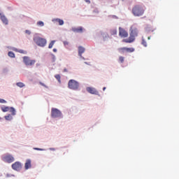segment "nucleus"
Listing matches in <instances>:
<instances>
[{
  "label": "nucleus",
  "instance_id": "nucleus-1",
  "mask_svg": "<svg viewBox=\"0 0 179 179\" xmlns=\"http://www.w3.org/2000/svg\"><path fill=\"white\" fill-rule=\"evenodd\" d=\"M146 7L143 4H136L131 9V13L135 17H141L145 15Z\"/></svg>",
  "mask_w": 179,
  "mask_h": 179
},
{
  "label": "nucleus",
  "instance_id": "nucleus-2",
  "mask_svg": "<svg viewBox=\"0 0 179 179\" xmlns=\"http://www.w3.org/2000/svg\"><path fill=\"white\" fill-rule=\"evenodd\" d=\"M40 34L35 33L34 34L33 41L38 47H45L47 45V39L38 36Z\"/></svg>",
  "mask_w": 179,
  "mask_h": 179
},
{
  "label": "nucleus",
  "instance_id": "nucleus-3",
  "mask_svg": "<svg viewBox=\"0 0 179 179\" xmlns=\"http://www.w3.org/2000/svg\"><path fill=\"white\" fill-rule=\"evenodd\" d=\"M80 86V84L76 80L71 79L68 82V88L70 89V90L77 92V90H79Z\"/></svg>",
  "mask_w": 179,
  "mask_h": 179
},
{
  "label": "nucleus",
  "instance_id": "nucleus-4",
  "mask_svg": "<svg viewBox=\"0 0 179 179\" xmlns=\"http://www.w3.org/2000/svg\"><path fill=\"white\" fill-rule=\"evenodd\" d=\"M51 118H59V120H62V118H64V114H62L61 110L57 108H52Z\"/></svg>",
  "mask_w": 179,
  "mask_h": 179
},
{
  "label": "nucleus",
  "instance_id": "nucleus-5",
  "mask_svg": "<svg viewBox=\"0 0 179 179\" xmlns=\"http://www.w3.org/2000/svg\"><path fill=\"white\" fill-rule=\"evenodd\" d=\"M22 62L26 66H33L36 64V59H31L29 56L22 57Z\"/></svg>",
  "mask_w": 179,
  "mask_h": 179
},
{
  "label": "nucleus",
  "instance_id": "nucleus-6",
  "mask_svg": "<svg viewBox=\"0 0 179 179\" xmlns=\"http://www.w3.org/2000/svg\"><path fill=\"white\" fill-rule=\"evenodd\" d=\"M0 20L5 26L9 24V20H8V17H6V15H5L1 8H0Z\"/></svg>",
  "mask_w": 179,
  "mask_h": 179
},
{
  "label": "nucleus",
  "instance_id": "nucleus-7",
  "mask_svg": "<svg viewBox=\"0 0 179 179\" xmlns=\"http://www.w3.org/2000/svg\"><path fill=\"white\" fill-rule=\"evenodd\" d=\"M22 162L17 161L11 165V168L14 171H20L22 170Z\"/></svg>",
  "mask_w": 179,
  "mask_h": 179
},
{
  "label": "nucleus",
  "instance_id": "nucleus-8",
  "mask_svg": "<svg viewBox=\"0 0 179 179\" xmlns=\"http://www.w3.org/2000/svg\"><path fill=\"white\" fill-rule=\"evenodd\" d=\"M86 90L90 94H95V96H99V97H100V94L96 88L92 87H87Z\"/></svg>",
  "mask_w": 179,
  "mask_h": 179
},
{
  "label": "nucleus",
  "instance_id": "nucleus-9",
  "mask_svg": "<svg viewBox=\"0 0 179 179\" xmlns=\"http://www.w3.org/2000/svg\"><path fill=\"white\" fill-rule=\"evenodd\" d=\"M3 162H5L6 163H13V162H15V157H13V155H10V154H6V155L3 157Z\"/></svg>",
  "mask_w": 179,
  "mask_h": 179
},
{
  "label": "nucleus",
  "instance_id": "nucleus-10",
  "mask_svg": "<svg viewBox=\"0 0 179 179\" xmlns=\"http://www.w3.org/2000/svg\"><path fill=\"white\" fill-rule=\"evenodd\" d=\"M71 30V31H73V33H80V34H82L86 31V29H85V28H83V27L82 26H80L78 27H72Z\"/></svg>",
  "mask_w": 179,
  "mask_h": 179
},
{
  "label": "nucleus",
  "instance_id": "nucleus-11",
  "mask_svg": "<svg viewBox=\"0 0 179 179\" xmlns=\"http://www.w3.org/2000/svg\"><path fill=\"white\" fill-rule=\"evenodd\" d=\"M119 36L120 37H123L124 38H127L128 37V32L122 27H119Z\"/></svg>",
  "mask_w": 179,
  "mask_h": 179
},
{
  "label": "nucleus",
  "instance_id": "nucleus-12",
  "mask_svg": "<svg viewBox=\"0 0 179 179\" xmlns=\"http://www.w3.org/2000/svg\"><path fill=\"white\" fill-rule=\"evenodd\" d=\"M135 41L134 36L132 34H129V37L128 38H125L122 40V43H127L128 44H131Z\"/></svg>",
  "mask_w": 179,
  "mask_h": 179
},
{
  "label": "nucleus",
  "instance_id": "nucleus-13",
  "mask_svg": "<svg viewBox=\"0 0 179 179\" xmlns=\"http://www.w3.org/2000/svg\"><path fill=\"white\" fill-rule=\"evenodd\" d=\"M13 51H15V52H20V54H24V55H27V52L22 49H17L16 48H11Z\"/></svg>",
  "mask_w": 179,
  "mask_h": 179
},
{
  "label": "nucleus",
  "instance_id": "nucleus-14",
  "mask_svg": "<svg viewBox=\"0 0 179 179\" xmlns=\"http://www.w3.org/2000/svg\"><path fill=\"white\" fill-rule=\"evenodd\" d=\"M25 170H29V169H31V159H27L24 164Z\"/></svg>",
  "mask_w": 179,
  "mask_h": 179
},
{
  "label": "nucleus",
  "instance_id": "nucleus-15",
  "mask_svg": "<svg viewBox=\"0 0 179 179\" xmlns=\"http://www.w3.org/2000/svg\"><path fill=\"white\" fill-rule=\"evenodd\" d=\"M52 21L57 22L59 24V26H64V24H65V22L61 18H55Z\"/></svg>",
  "mask_w": 179,
  "mask_h": 179
},
{
  "label": "nucleus",
  "instance_id": "nucleus-16",
  "mask_svg": "<svg viewBox=\"0 0 179 179\" xmlns=\"http://www.w3.org/2000/svg\"><path fill=\"white\" fill-rule=\"evenodd\" d=\"M101 34L102 36L103 41H108V38H110V36H108V34L101 32Z\"/></svg>",
  "mask_w": 179,
  "mask_h": 179
},
{
  "label": "nucleus",
  "instance_id": "nucleus-17",
  "mask_svg": "<svg viewBox=\"0 0 179 179\" xmlns=\"http://www.w3.org/2000/svg\"><path fill=\"white\" fill-rule=\"evenodd\" d=\"M117 51H119L120 54H125V52H128V48L127 47L120 48L117 49Z\"/></svg>",
  "mask_w": 179,
  "mask_h": 179
},
{
  "label": "nucleus",
  "instance_id": "nucleus-18",
  "mask_svg": "<svg viewBox=\"0 0 179 179\" xmlns=\"http://www.w3.org/2000/svg\"><path fill=\"white\" fill-rule=\"evenodd\" d=\"M85 51H86V49L83 46H78V57H81Z\"/></svg>",
  "mask_w": 179,
  "mask_h": 179
},
{
  "label": "nucleus",
  "instance_id": "nucleus-19",
  "mask_svg": "<svg viewBox=\"0 0 179 179\" xmlns=\"http://www.w3.org/2000/svg\"><path fill=\"white\" fill-rule=\"evenodd\" d=\"M130 34H132L135 37H138V29H130Z\"/></svg>",
  "mask_w": 179,
  "mask_h": 179
},
{
  "label": "nucleus",
  "instance_id": "nucleus-20",
  "mask_svg": "<svg viewBox=\"0 0 179 179\" xmlns=\"http://www.w3.org/2000/svg\"><path fill=\"white\" fill-rule=\"evenodd\" d=\"M10 108V106H3L1 107V110L3 113H8Z\"/></svg>",
  "mask_w": 179,
  "mask_h": 179
},
{
  "label": "nucleus",
  "instance_id": "nucleus-21",
  "mask_svg": "<svg viewBox=\"0 0 179 179\" xmlns=\"http://www.w3.org/2000/svg\"><path fill=\"white\" fill-rule=\"evenodd\" d=\"M9 111L11 113V115H16V108H15V107L10 106Z\"/></svg>",
  "mask_w": 179,
  "mask_h": 179
},
{
  "label": "nucleus",
  "instance_id": "nucleus-22",
  "mask_svg": "<svg viewBox=\"0 0 179 179\" xmlns=\"http://www.w3.org/2000/svg\"><path fill=\"white\" fill-rule=\"evenodd\" d=\"M4 119L6 121H12V120H13V117L11 114H8V115L4 116Z\"/></svg>",
  "mask_w": 179,
  "mask_h": 179
},
{
  "label": "nucleus",
  "instance_id": "nucleus-23",
  "mask_svg": "<svg viewBox=\"0 0 179 179\" xmlns=\"http://www.w3.org/2000/svg\"><path fill=\"white\" fill-rule=\"evenodd\" d=\"M2 73L3 75H8L9 73V69L8 67H4L2 69Z\"/></svg>",
  "mask_w": 179,
  "mask_h": 179
},
{
  "label": "nucleus",
  "instance_id": "nucleus-24",
  "mask_svg": "<svg viewBox=\"0 0 179 179\" xmlns=\"http://www.w3.org/2000/svg\"><path fill=\"white\" fill-rule=\"evenodd\" d=\"M8 57H10V58H16V55H15V52H13V51H9L8 52Z\"/></svg>",
  "mask_w": 179,
  "mask_h": 179
},
{
  "label": "nucleus",
  "instance_id": "nucleus-25",
  "mask_svg": "<svg viewBox=\"0 0 179 179\" xmlns=\"http://www.w3.org/2000/svg\"><path fill=\"white\" fill-rule=\"evenodd\" d=\"M145 30L147 33H150V31H155V30H152V27H150V25H147Z\"/></svg>",
  "mask_w": 179,
  "mask_h": 179
},
{
  "label": "nucleus",
  "instance_id": "nucleus-26",
  "mask_svg": "<svg viewBox=\"0 0 179 179\" xmlns=\"http://www.w3.org/2000/svg\"><path fill=\"white\" fill-rule=\"evenodd\" d=\"M36 26H38V27H44V22H43V21H38L36 22Z\"/></svg>",
  "mask_w": 179,
  "mask_h": 179
},
{
  "label": "nucleus",
  "instance_id": "nucleus-27",
  "mask_svg": "<svg viewBox=\"0 0 179 179\" xmlns=\"http://www.w3.org/2000/svg\"><path fill=\"white\" fill-rule=\"evenodd\" d=\"M50 55L52 57V62H55L57 61V57H55V55L52 52H50Z\"/></svg>",
  "mask_w": 179,
  "mask_h": 179
},
{
  "label": "nucleus",
  "instance_id": "nucleus-28",
  "mask_svg": "<svg viewBox=\"0 0 179 179\" xmlns=\"http://www.w3.org/2000/svg\"><path fill=\"white\" fill-rule=\"evenodd\" d=\"M16 86H17L18 87H24L26 85H24V83H22V82H19L16 83Z\"/></svg>",
  "mask_w": 179,
  "mask_h": 179
},
{
  "label": "nucleus",
  "instance_id": "nucleus-29",
  "mask_svg": "<svg viewBox=\"0 0 179 179\" xmlns=\"http://www.w3.org/2000/svg\"><path fill=\"white\" fill-rule=\"evenodd\" d=\"M54 44H55V40L51 41L48 45V48L49 49L52 48V47H54Z\"/></svg>",
  "mask_w": 179,
  "mask_h": 179
},
{
  "label": "nucleus",
  "instance_id": "nucleus-30",
  "mask_svg": "<svg viewBox=\"0 0 179 179\" xmlns=\"http://www.w3.org/2000/svg\"><path fill=\"white\" fill-rule=\"evenodd\" d=\"M55 79H57V82H59V83H61V75L59 74H56L55 76Z\"/></svg>",
  "mask_w": 179,
  "mask_h": 179
},
{
  "label": "nucleus",
  "instance_id": "nucleus-31",
  "mask_svg": "<svg viewBox=\"0 0 179 179\" xmlns=\"http://www.w3.org/2000/svg\"><path fill=\"white\" fill-rule=\"evenodd\" d=\"M142 45L144 47H148V43H146V40L142 37V42H141Z\"/></svg>",
  "mask_w": 179,
  "mask_h": 179
},
{
  "label": "nucleus",
  "instance_id": "nucleus-32",
  "mask_svg": "<svg viewBox=\"0 0 179 179\" xmlns=\"http://www.w3.org/2000/svg\"><path fill=\"white\" fill-rule=\"evenodd\" d=\"M33 150H39V151H41V152H44V151H45V150H47L45 149V148H36V147L33 148Z\"/></svg>",
  "mask_w": 179,
  "mask_h": 179
},
{
  "label": "nucleus",
  "instance_id": "nucleus-33",
  "mask_svg": "<svg viewBox=\"0 0 179 179\" xmlns=\"http://www.w3.org/2000/svg\"><path fill=\"white\" fill-rule=\"evenodd\" d=\"M92 13H95L96 15H99V13H100V11L99 10V8H95L92 10Z\"/></svg>",
  "mask_w": 179,
  "mask_h": 179
},
{
  "label": "nucleus",
  "instance_id": "nucleus-34",
  "mask_svg": "<svg viewBox=\"0 0 179 179\" xmlns=\"http://www.w3.org/2000/svg\"><path fill=\"white\" fill-rule=\"evenodd\" d=\"M110 34H111L112 36H115V35H117V29H111V30H110Z\"/></svg>",
  "mask_w": 179,
  "mask_h": 179
},
{
  "label": "nucleus",
  "instance_id": "nucleus-35",
  "mask_svg": "<svg viewBox=\"0 0 179 179\" xmlns=\"http://www.w3.org/2000/svg\"><path fill=\"white\" fill-rule=\"evenodd\" d=\"M135 48H127V52H134Z\"/></svg>",
  "mask_w": 179,
  "mask_h": 179
},
{
  "label": "nucleus",
  "instance_id": "nucleus-36",
  "mask_svg": "<svg viewBox=\"0 0 179 179\" xmlns=\"http://www.w3.org/2000/svg\"><path fill=\"white\" fill-rule=\"evenodd\" d=\"M124 59H125V57H124L122 56L119 57V61L121 62V64H124Z\"/></svg>",
  "mask_w": 179,
  "mask_h": 179
},
{
  "label": "nucleus",
  "instance_id": "nucleus-37",
  "mask_svg": "<svg viewBox=\"0 0 179 179\" xmlns=\"http://www.w3.org/2000/svg\"><path fill=\"white\" fill-rule=\"evenodd\" d=\"M6 177L7 178H9L10 177H16V176H15L14 174L7 173Z\"/></svg>",
  "mask_w": 179,
  "mask_h": 179
},
{
  "label": "nucleus",
  "instance_id": "nucleus-38",
  "mask_svg": "<svg viewBox=\"0 0 179 179\" xmlns=\"http://www.w3.org/2000/svg\"><path fill=\"white\" fill-rule=\"evenodd\" d=\"M0 103H1V104H5L7 103V101L3 99H0Z\"/></svg>",
  "mask_w": 179,
  "mask_h": 179
},
{
  "label": "nucleus",
  "instance_id": "nucleus-39",
  "mask_svg": "<svg viewBox=\"0 0 179 179\" xmlns=\"http://www.w3.org/2000/svg\"><path fill=\"white\" fill-rule=\"evenodd\" d=\"M25 34H28L29 36H30V34H31V31H30L29 29H26L25 30Z\"/></svg>",
  "mask_w": 179,
  "mask_h": 179
},
{
  "label": "nucleus",
  "instance_id": "nucleus-40",
  "mask_svg": "<svg viewBox=\"0 0 179 179\" xmlns=\"http://www.w3.org/2000/svg\"><path fill=\"white\" fill-rule=\"evenodd\" d=\"M63 44L64 45V47H66V45H69V42H68L66 41H64Z\"/></svg>",
  "mask_w": 179,
  "mask_h": 179
},
{
  "label": "nucleus",
  "instance_id": "nucleus-41",
  "mask_svg": "<svg viewBox=\"0 0 179 179\" xmlns=\"http://www.w3.org/2000/svg\"><path fill=\"white\" fill-rule=\"evenodd\" d=\"M49 150H52V152H55V150H58V148H50Z\"/></svg>",
  "mask_w": 179,
  "mask_h": 179
},
{
  "label": "nucleus",
  "instance_id": "nucleus-42",
  "mask_svg": "<svg viewBox=\"0 0 179 179\" xmlns=\"http://www.w3.org/2000/svg\"><path fill=\"white\" fill-rule=\"evenodd\" d=\"M79 57H80V59H83V61H86V58H85V57L82 56V55H81V56H79Z\"/></svg>",
  "mask_w": 179,
  "mask_h": 179
},
{
  "label": "nucleus",
  "instance_id": "nucleus-43",
  "mask_svg": "<svg viewBox=\"0 0 179 179\" xmlns=\"http://www.w3.org/2000/svg\"><path fill=\"white\" fill-rule=\"evenodd\" d=\"M113 19H118V17L117 15H112Z\"/></svg>",
  "mask_w": 179,
  "mask_h": 179
},
{
  "label": "nucleus",
  "instance_id": "nucleus-44",
  "mask_svg": "<svg viewBox=\"0 0 179 179\" xmlns=\"http://www.w3.org/2000/svg\"><path fill=\"white\" fill-rule=\"evenodd\" d=\"M40 85H41V86H44V87H46L45 84H44L43 83L40 82Z\"/></svg>",
  "mask_w": 179,
  "mask_h": 179
},
{
  "label": "nucleus",
  "instance_id": "nucleus-45",
  "mask_svg": "<svg viewBox=\"0 0 179 179\" xmlns=\"http://www.w3.org/2000/svg\"><path fill=\"white\" fill-rule=\"evenodd\" d=\"M7 48H8V50H12V48H15V47L8 46V47H7Z\"/></svg>",
  "mask_w": 179,
  "mask_h": 179
},
{
  "label": "nucleus",
  "instance_id": "nucleus-46",
  "mask_svg": "<svg viewBox=\"0 0 179 179\" xmlns=\"http://www.w3.org/2000/svg\"><path fill=\"white\" fill-rule=\"evenodd\" d=\"M58 50L57 48H53V52H57Z\"/></svg>",
  "mask_w": 179,
  "mask_h": 179
},
{
  "label": "nucleus",
  "instance_id": "nucleus-47",
  "mask_svg": "<svg viewBox=\"0 0 179 179\" xmlns=\"http://www.w3.org/2000/svg\"><path fill=\"white\" fill-rule=\"evenodd\" d=\"M84 64H85V65H90V62H85Z\"/></svg>",
  "mask_w": 179,
  "mask_h": 179
},
{
  "label": "nucleus",
  "instance_id": "nucleus-48",
  "mask_svg": "<svg viewBox=\"0 0 179 179\" xmlns=\"http://www.w3.org/2000/svg\"><path fill=\"white\" fill-rule=\"evenodd\" d=\"M63 72H68V69L64 68V70H63Z\"/></svg>",
  "mask_w": 179,
  "mask_h": 179
},
{
  "label": "nucleus",
  "instance_id": "nucleus-49",
  "mask_svg": "<svg viewBox=\"0 0 179 179\" xmlns=\"http://www.w3.org/2000/svg\"><path fill=\"white\" fill-rule=\"evenodd\" d=\"M87 3H90V0H85Z\"/></svg>",
  "mask_w": 179,
  "mask_h": 179
},
{
  "label": "nucleus",
  "instance_id": "nucleus-50",
  "mask_svg": "<svg viewBox=\"0 0 179 179\" xmlns=\"http://www.w3.org/2000/svg\"><path fill=\"white\" fill-rule=\"evenodd\" d=\"M40 65H41L40 63H37V64H36V67H38V66H40Z\"/></svg>",
  "mask_w": 179,
  "mask_h": 179
},
{
  "label": "nucleus",
  "instance_id": "nucleus-51",
  "mask_svg": "<svg viewBox=\"0 0 179 179\" xmlns=\"http://www.w3.org/2000/svg\"><path fill=\"white\" fill-rule=\"evenodd\" d=\"M106 89H107V88L106 87H103L102 90H103V92H104V90H106Z\"/></svg>",
  "mask_w": 179,
  "mask_h": 179
},
{
  "label": "nucleus",
  "instance_id": "nucleus-52",
  "mask_svg": "<svg viewBox=\"0 0 179 179\" xmlns=\"http://www.w3.org/2000/svg\"><path fill=\"white\" fill-rule=\"evenodd\" d=\"M148 40H150V36H148Z\"/></svg>",
  "mask_w": 179,
  "mask_h": 179
},
{
  "label": "nucleus",
  "instance_id": "nucleus-53",
  "mask_svg": "<svg viewBox=\"0 0 179 179\" xmlns=\"http://www.w3.org/2000/svg\"><path fill=\"white\" fill-rule=\"evenodd\" d=\"M0 120H2V117H0Z\"/></svg>",
  "mask_w": 179,
  "mask_h": 179
},
{
  "label": "nucleus",
  "instance_id": "nucleus-54",
  "mask_svg": "<svg viewBox=\"0 0 179 179\" xmlns=\"http://www.w3.org/2000/svg\"><path fill=\"white\" fill-rule=\"evenodd\" d=\"M122 1H124V0H122Z\"/></svg>",
  "mask_w": 179,
  "mask_h": 179
}]
</instances>
